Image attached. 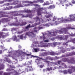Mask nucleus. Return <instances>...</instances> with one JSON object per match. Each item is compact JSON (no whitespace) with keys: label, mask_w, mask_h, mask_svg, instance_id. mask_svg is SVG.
I'll return each instance as SVG.
<instances>
[{"label":"nucleus","mask_w":75,"mask_h":75,"mask_svg":"<svg viewBox=\"0 0 75 75\" xmlns=\"http://www.w3.org/2000/svg\"><path fill=\"white\" fill-rule=\"evenodd\" d=\"M69 29H71V27L62 28L60 30H57L53 32L49 33V35H50V37H51L56 36V35L58 34V33L59 34H62L64 33L65 34H67V33H68V30H69Z\"/></svg>","instance_id":"f257e3e1"},{"label":"nucleus","mask_w":75,"mask_h":75,"mask_svg":"<svg viewBox=\"0 0 75 75\" xmlns=\"http://www.w3.org/2000/svg\"><path fill=\"white\" fill-rule=\"evenodd\" d=\"M74 16H75V13L73 15H69L70 18H68V19H64L63 17L61 18H59L57 20L59 21L58 22V23L60 24L61 23H66L67 21H75V17H74Z\"/></svg>","instance_id":"f03ea898"},{"label":"nucleus","mask_w":75,"mask_h":75,"mask_svg":"<svg viewBox=\"0 0 75 75\" xmlns=\"http://www.w3.org/2000/svg\"><path fill=\"white\" fill-rule=\"evenodd\" d=\"M63 62H68L69 64H75V61L74 60V58L72 57L71 58L70 60H68V58H62V59Z\"/></svg>","instance_id":"7ed1b4c3"},{"label":"nucleus","mask_w":75,"mask_h":75,"mask_svg":"<svg viewBox=\"0 0 75 75\" xmlns=\"http://www.w3.org/2000/svg\"><path fill=\"white\" fill-rule=\"evenodd\" d=\"M34 31H32L31 32H29L26 33L25 34L28 36H33V37H34L35 36V34H34V33L37 32V30H36V28L35 27L34 28Z\"/></svg>","instance_id":"20e7f679"},{"label":"nucleus","mask_w":75,"mask_h":75,"mask_svg":"<svg viewBox=\"0 0 75 75\" xmlns=\"http://www.w3.org/2000/svg\"><path fill=\"white\" fill-rule=\"evenodd\" d=\"M28 66H27V68L25 69V71H26V72H28V71H31L33 70V68L32 66H30V64H31V63L28 62Z\"/></svg>","instance_id":"39448f33"},{"label":"nucleus","mask_w":75,"mask_h":75,"mask_svg":"<svg viewBox=\"0 0 75 75\" xmlns=\"http://www.w3.org/2000/svg\"><path fill=\"white\" fill-rule=\"evenodd\" d=\"M37 25V23H35L34 24H32L31 26L30 24H29L26 27H25V29H26V30H25V31H27V30H29V29L30 28H32L33 27H34L35 26Z\"/></svg>","instance_id":"423d86ee"},{"label":"nucleus","mask_w":75,"mask_h":75,"mask_svg":"<svg viewBox=\"0 0 75 75\" xmlns=\"http://www.w3.org/2000/svg\"><path fill=\"white\" fill-rule=\"evenodd\" d=\"M8 18H13V17L11 16V15L8 17V18H4L1 19V21L2 23H5L6 22H8L10 21V20H8Z\"/></svg>","instance_id":"0eeeda50"},{"label":"nucleus","mask_w":75,"mask_h":75,"mask_svg":"<svg viewBox=\"0 0 75 75\" xmlns=\"http://www.w3.org/2000/svg\"><path fill=\"white\" fill-rule=\"evenodd\" d=\"M8 36V34L6 33H4L3 32H0V38H6Z\"/></svg>","instance_id":"6e6552de"},{"label":"nucleus","mask_w":75,"mask_h":75,"mask_svg":"<svg viewBox=\"0 0 75 75\" xmlns=\"http://www.w3.org/2000/svg\"><path fill=\"white\" fill-rule=\"evenodd\" d=\"M69 68H71V69H69L67 71L70 74L72 73V69H74L73 72L75 71V67L71 66L69 67Z\"/></svg>","instance_id":"1a4fd4ad"},{"label":"nucleus","mask_w":75,"mask_h":75,"mask_svg":"<svg viewBox=\"0 0 75 75\" xmlns=\"http://www.w3.org/2000/svg\"><path fill=\"white\" fill-rule=\"evenodd\" d=\"M44 10V8H39L37 9V12L38 15V16L41 15V11H42Z\"/></svg>","instance_id":"9d476101"},{"label":"nucleus","mask_w":75,"mask_h":75,"mask_svg":"<svg viewBox=\"0 0 75 75\" xmlns=\"http://www.w3.org/2000/svg\"><path fill=\"white\" fill-rule=\"evenodd\" d=\"M43 59L44 60V59H42L40 58H38V59L36 60L35 62H36L38 65L39 64H41V62H40V59Z\"/></svg>","instance_id":"9b49d317"},{"label":"nucleus","mask_w":75,"mask_h":75,"mask_svg":"<svg viewBox=\"0 0 75 75\" xmlns=\"http://www.w3.org/2000/svg\"><path fill=\"white\" fill-rule=\"evenodd\" d=\"M72 42L73 43H75V38H71L70 40H68V41L66 42V43H68V42Z\"/></svg>","instance_id":"f8f14e48"},{"label":"nucleus","mask_w":75,"mask_h":75,"mask_svg":"<svg viewBox=\"0 0 75 75\" xmlns=\"http://www.w3.org/2000/svg\"><path fill=\"white\" fill-rule=\"evenodd\" d=\"M13 25H15V26H19V25L20 26L21 25V23H20V22H16L13 23Z\"/></svg>","instance_id":"ddd939ff"},{"label":"nucleus","mask_w":75,"mask_h":75,"mask_svg":"<svg viewBox=\"0 0 75 75\" xmlns=\"http://www.w3.org/2000/svg\"><path fill=\"white\" fill-rule=\"evenodd\" d=\"M18 53L20 55H26L27 53L25 52H18Z\"/></svg>","instance_id":"4468645a"},{"label":"nucleus","mask_w":75,"mask_h":75,"mask_svg":"<svg viewBox=\"0 0 75 75\" xmlns=\"http://www.w3.org/2000/svg\"><path fill=\"white\" fill-rule=\"evenodd\" d=\"M8 15H4L3 14H1L0 15V18H1V17H8Z\"/></svg>","instance_id":"2eb2a0df"},{"label":"nucleus","mask_w":75,"mask_h":75,"mask_svg":"<svg viewBox=\"0 0 75 75\" xmlns=\"http://www.w3.org/2000/svg\"><path fill=\"white\" fill-rule=\"evenodd\" d=\"M39 1L40 2V3H42L44 2V0H40L39 1L38 0H37L36 1H34V3H38Z\"/></svg>","instance_id":"dca6fc26"},{"label":"nucleus","mask_w":75,"mask_h":75,"mask_svg":"<svg viewBox=\"0 0 75 75\" xmlns=\"http://www.w3.org/2000/svg\"><path fill=\"white\" fill-rule=\"evenodd\" d=\"M52 45V43H48L45 45V47H49Z\"/></svg>","instance_id":"f3484780"},{"label":"nucleus","mask_w":75,"mask_h":75,"mask_svg":"<svg viewBox=\"0 0 75 75\" xmlns=\"http://www.w3.org/2000/svg\"><path fill=\"white\" fill-rule=\"evenodd\" d=\"M43 55H43V56H45H45H47V55H49V52H44L43 54Z\"/></svg>","instance_id":"a211bd4d"},{"label":"nucleus","mask_w":75,"mask_h":75,"mask_svg":"<svg viewBox=\"0 0 75 75\" xmlns=\"http://www.w3.org/2000/svg\"><path fill=\"white\" fill-rule=\"evenodd\" d=\"M27 24V22H22L21 23L20 26H23V25H25Z\"/></svg>","instance_id":"6ab92c4d"},{"label":"nucleus","mask_w":75,"mask_h":75,"mask_svg":"<svg viewBox=\"0 0 75 75\" xmlns=\"http://www.w3.org/2000/svg\"><path fill=\"white\" fill-rule=\"evenodd\" d=\"M47 70L50 71H52V67H50V68L48 67L46 68Z\"/></svg>","instance_id":"aec40b11"},{"label":"nucleus","mask_w":75,"mask_h":75,"mask_svg":"<svg viewBox=\"0 0 75 75\" xmlns=\"http://www.w3.org/2000/svg\"><path fill=\"white\" fill-rule=\"evenodd\" d=\"M45 62H47V63L48 66H49L52 63V62L47 60H46L45 61Z\"/></svg>","instance_id":"412c9836"},{"label":"nucleus","mask_w":75,"mask_h":75,"mask_svg":"<svg viewBox=\"0 0 75 75\" xmlns=\"http://www.w3.org/2000/svg\"><path fill=\"white\" fill-rule=\"evenodd\" d=\"M3 75H10V72L7 73L3 72Z\"/></svg>","instance_id":"4be33fe9"},{"label":"nucleus","mask_w":75,"mask_h":75,"mask_svg":"<svg viewBox=\"0 0 75 75\" xmlns=\"http://www.w3.org/2000/svg\"><path fill=\"white\" fill-rule=\"evenodd\" d=\"M49 8H50V9L54 8H55V5H50L49 6Z\"/></svg>","instance_id":"5701e85b"},{"label":"nucleus","mask_w":75,"mask_h":75,"mask_svg":"<svg viewBox=\"0 0 75 75\" xmlns=\"http://www.w3.org/2000/svg\"><path fill=\"white\" fill-rule=\"evenodd\" d=\"M55 53L53 52H49V55H55Z\"/></svg>","instance_id":"b1692460"},{"label":"nucleus","mask_w":75,"mask_h":75,"mask_svg":"<svg viewBox=\"0 0 75 75\" xmlns=\"http://www.w3.org/2000/svg\"><path fill=\"white\" fill-rule=\"evenodd\" d=\"M69 54H66V55H63L62 56V57H69Z\"/></svg>","instance_id":"393cba45"},{"label":"nucleus","mask_w":75,"mask_h":75,"mask_svg":"<svg viewBox=\"0 0 75 75\" xmlns=\"http://www.w3.org/2000/svg\"><path fill=\"white\" fill-rule=\"evenodd\" d=\"M75 55V52H72L69 53V56H72V55Z\"/></svg>","instance_id":"a878e982"},{"label":"nucleus","mask_w":75,"mask_h":75,"mask_svg":"<svg viewBox=\"0 0 75 75\" xmlns=\"http://www.w3.org/2000/svg\"><path fill=\"white\" fill-rule=\"evenodd\" d=\"M20 14H19L18 13H15L13 15H11V16H13L14 17H16V16H19Z\"/></svg>","instance_id":"bb28decb"},{"label":"nucleus","mask_w":75,"mask_h":75,"mask_svg":"<svg viewBox=\"0 0 75 75\" xmlns=\"http://www.w3.org/2000/svg\"><path fill=\"white\" fill-rule=\"evenodd\" d=\"M46 59H50V60H52V59H51V57H50V56H47L46 57Z\"/></svg>","instance_id":"cd10ccee"},{"label":"nucleus","mask_w":75,"mask_h":75,"mask_svg":"<svg viewBox=\"0 0 75 75\" xmlns=\"http://www.w3.org/2000/svg\"><path fill=\"white\" fill-rule=\"evenodd\" d=\"M50 17H52V15H51V14H49L48 15H47V16H46V17L47 18H48Z\"/></svg>","instance_id":"c85d7f7f"},{"label":"nucleus","mask_w":75,"mask_h":75,"mask_svg":"<svg viewBox=\"0 0 75 75\" xmlns=\"http://www.w3.org/2000/svg\"><path fill=\"white\" fill-rule=\"evenodd\" d=\"M61 49H62V52L63 53H64L65 52V50H64L63 49H64V48L62 47H60Z\"/></svg>","instance_id":"c756f323"},{"label":"nucleus","mask_w":75,"mask_h":75,"mask_svg":"<svg viewBox=\"0 0 75 75\" xmlns=\"http://www.w3.org/2000/svg\"><path fill=\"white\" fill-rule=\"evenodd\" d=\"M4 69V65L1 64V68H0V70H1V69Z\"/></svg>","instance_id":"7c9ffc66"},{"label":"nucleus","mask_w":75,"mask_h":75,"mask_svg":"<svg viewBox=\"0 0 75 75\" xmlns=\"http://www.w3.org/2000/svg\"><path fill=\"white\" fill-rule=\"evenodd\" d=\"M27 13H33V11H30V10H28V11H27Z\"/></svg>","instance_id":"2f4dec72"},{"label":"nucleus","mask_w":75,"mask_h":75,"mask_svg":"<svg viewBox=\"0 0 75 75\" xmlns=\"http://www.w3.org/2000/svg\"><path fill=\"white\" fill-rule=\"evenodd\" d=\"M14 70L13 69H6V71H8V72H10V71H13Z\"/></svg>","instance_id":"473e14b6"},{"label":"nucleus","mask_w":75,"mask_h":75,"mask_svg":"<svg viewBox=\"0 0 75 75\" xmlns=\"http://www.w3.org/2000/svg\"><path fill=\"white\" fill-rule=\"evenodd\" d=\"M22 16V17H21L22 18H23V17H25V16L23 14H19V16Z\"/></svg>","instance_id":"72a5a7b5"},{"label":"nucleus","mask_w":75,"mask_h":75,"mask_svg":"<svg viewBox=\"0 0 75 75\" xmlns=\"http://www.w3.org/2000/svg\"><path fill=\"white\" fill-rule=\"evenodd\" d=\"M63 72L64 74H67L68 73V71L67 70L63 71Z\"/></svg>","instance_id":"f704fd0d"},{"label":"nucleus","mask_w":75,"mask_h":75,"mask_svg":"<svg viewBox=\"0 0 75 75\" xmlns=\"http://www.w3.org/2000/svg\"><path fill=\"white\" fill-rule=\"evenodd\" d=\"M45 5H50V3L48 2H46V3H44V4H43V6H45Z\"/></svg>","instance_id":"c9c22d12"},{"label":"nucleus","mask_w":75,"mask_h":75,"mask_svg":"<svg viewBox=\"0 0 75 75\" xmlns=\"http://www.w3.org/2000/svg\"><path fill=\"white\" fill-rule=\"evenodd\" d=\"M6 14L5 12H3L2 11H0V14Z\"/></svg>","instance_id":"e433bc0d"},{"label":"nucleus","mask_w":75,"mask_h":75,"mask_svg":"<svg viewBox=\"0 0 75 75\" xmlns=\"http://www.w3.org/2000/svg\"><path fill=\"white\" fill-rule=\"evenodd\" d=\"M7 31V28H3L2 30V31Z\"/></svg>","instance_id":"4c0bfd02"},{"label":"nucleus","mask_w":75,"mask_h":75,"mask_svg":"<svg viewBox=\"0 0 75 75\" xmlns=\"http://www.w3.org/2000/svg\"><path fill=\"white\" fill-rule=\"evenodd\" d=\"M36 21L37 22L38 20H39V21H40V18H39V17H36Z\"/></svg>","instance_id":"58836bf2"},{"label":"nucleus","mask_w":75,"mask_h":75,"mask_svg":"<svg viewBox=\"0 0 75 75\" xmlns=\"http://www.w3.org/2000/svg\"><path fill=\"white\" fill-rule=\"evenodd\" d=\"M0 75H3V71H0Z\"/></svg>","instance_id":"ea45409f"},{"label":"nucleus","mask_w":75,"mask_h":75,"mask_svg":"<svg viewBox=\"0 0 75 75\" xmlns=\"http://www.w3.org/2000/svg\"><path fill=\"white\" fill-rule=\"evenodd\" d=\"M20 38L22 40H23V35H20Z\"/></svg>","instance_id":"a19ab883"},{"label":"nucleus","mask_w":75,"mask_h":75,"mask_svg":"<svg viewBox=\"0 0 75 75\" xmlns=\"http://www.w3.org/2000/svg\"><path fill=\"white\" fill-rule=\"evenodd\" d=\"M14 40H17V37L16 36H14Z\"/></svg>","instance_id":"79ce46f5"},{"label":"nucleus","mask_w":75,"mask_h":75,"mask_svg":"<svg viewBox=\"0 0 75 75\" xmlns=\"http://www.w3.org/2000/svg\"><path fill=\"white\" fill-rule=\"evenodd\" d=\"M50 24V23H47L45 24V26H46V27H49Z\"/></svg>","instance_id":"37998d69"},{"label":"nucleus","mask_w":75,"mask_h":75,"mask_svg":"<svg viewBox=\"0 0 75 75\" xmlns=\"http://www.w3.org/2000/svg\"><path fill=\"white\" fill-rule=\"evenodd\" d=\"M34 51H35V52H37V51H38V50L37 49L35 48V49H34Z\"/></svg>","instance_id":"c03bdc74"},{"label":"nucleus","mask_w":75,"mask_h":75,"mask_svg":"<svg viewBox=\"0 0 75 75\" xmlns=\"http://www.w3.org/2000/svg\"><path fill=\"white\" fill-rule=\"evenodd\" d=\"M49 41V40H44V42H48Z\"/></svg>","instance_id":"a18cd8bd"},{"label":"nucleus","mask_w":75,"mask_h":75,"mask_svg":"<svg viewBox=\"0 0 75 75\" xmlns=\"http://www.w3.org/2000/svg\"><path fill=\"white\" fill-rule=\"evenodd\" d=\"M56 20V18L55 16H54L53 18V21H55Z\"/></svg>","instance_id":"49530a36"},{"label":"nucleus","mask_w":75,"mask_h":75,"mask_svg":"<svg viewBox=\"0 0 75 75\" xmlns=\"http://www.w3.org/2000/svg\"><path fill=\"white\" fill-rule=\"evenodd\" d=\"M65 38L66 39V40H67V38H68V36L67 35H66L65 36Z\"/></svg>","instance_id":"de8ad7c7"},{"label":"nucleus","mask_w":75,"mask_h":75,"mask_svg":"<svg viewBox=\"0 0 75 75\" xmlns=\"http://www.w3.org/2000/svg\"><path fill=\"white\" fill-rule=\"evenodd\" d=\"M18 7H21V4H19L18 5Z\"/></svg>","instance_id":"09e8293b"},{"label":"nucleus","mask_w":75,"mask_h":75,"mask_svg":"<svg viewBox=\"0 0 75 75\" xmlns=\"http://www.w3.org/2000/svg\"><path fill=\"white\" fill-rule=\"evenodd\" d=\"M51 20V18H49V19H47L46 20V21H50Z\"/></svg>","instance_id":"8fccbe9b"},{"label":"nucleus","mask_w":75,"mask_h":75,"mask_svg":"<svg viewBox=\"0 0 75 75\" xmlns=\"http://www.w3.org/2000/svg\"><path fill=\"white\" fill-rule=\"evenodd\" d=\"M26 55L27 56H30V55H31V53H30V54H26Z\"/></svg>","instance_id":"3c124183"},{"label":"nucleus","mask_w":75,"mask_h":75,"mask_svg":"<svg viewBox=\"0 0 75 75\" xmlns=\"http://www.w3.org/2000/svg\"><path fill=\"white\" fill-rule=\"evenodd\" d=\"M61 61H58L57 62V63L58 64H60V63H61Z\"/></svg>","instance_id":"603ef678"},{"label":"nucleus","mask_w":75,"mask_h":75,"mask_svg":"<svg viewBox=\"0 0 75 75\" xmlns=\"http://www.w3.org/2000/svg\"><path fill=\"white\" fill-rule=\"evenodd\" d=\"M72 2L73 4H75V1L74 0H73L72 1Z\"/></svg>","instance_id":"864d4df0"},{"label":"nucleus","mask_w":75,"mask_h":75,"mask_svg":"<svg viewBox=\"0 0 75 75\" xmlns=\"http://www.w3.org/2000/svg\"><path fill=\"white\" fill-rule=\"evenodd\" d=\"M24 6H26V7H27L29 6V4H25Z\"/></svg>","instance_id":"5fc2aeb1"},{"label":"nucleus","mask_w":75,"mask_h":75,"mask_svg":"<svg viewBox=\"0 0 75 75\" xmlns=\"http://www.w3.org/2000/svg\"><path fill=\"white\" fill-rule=\"evenodd\" d=\"M24 2V3H27L28 2V1H25Z\"/></svg>","instance_id":"6e6d98bb"},{"label":"nucleus","mask_w":75,"mask_h":75,"mask_svg":"<svg viewBox=\"0 0 75 75\" xmlns=\"http://www.w3.org/2000/svg\"><path fill=\"white\" fill-rule=\"evenodd\" d=\"M3 52L2 51V50H0V54H2Z\"/></svg>","instance_id":"4d7b16f0"},{"label":"nucleus","mask_w":75,"mask_h":75,"mask_svg":"<svg viewBox=\"0 0 75 75\" xmlns=\"http://www.w3.org/2000/svg\"><path fill=\"white\" fill-rule=\"evenodd\" d=\"M8 62L10 64L11 63V61L9 60V61H8Z\"/></svg>","instance_id":"13d9d810"},{"label":"nucleus","mask_w":75,"mask_h":75,"mask_svg":"<svg viewBox=\"0 0 75 75\" xmlns=\"http://www.w3.org/2000/svg\"><path fill=\"white\" fill-rule=\"evenodd\" d=\"M43 66L42 65H40V68H43Z\"/></svg>","instance_id":"bf43d9fd"},{"label":"nucleus","mask_w":75,"mask_h":75,"mask_svg":"<svg viewBox=\"0 0 75 75\" xmlns=\"http://www.w3.org/2000/svg\"><path fill=\"white\" fill-rule=\"evenodd\" d=\"M13 30H17V29L16 28H13L12 29Z\"/></svg>","instance_id":"052dcab7"},{"label":"nucleus","mask_w":75,"mask_h":75,"mask_svg":"<svg viewBox=\"0 0 75 75\" xmlns=\"http://www.w3.org/2000/svg\"><path fill=\"white\" fill-rule=\"evenodd\" d=\"M62 1L63 2H65L67 1V0H62Z\"/></svg>","instance_id":"680f3d73"},{"label":"nucleus","mask_w":75,"mask_h":75,"mask_svg":"<svg viewBox=\"0 0 75 75\" xmlns=\"http://www.w3.org/2000/svg\"><path fill=\"white\" fill-rule=\"evenodd\" d=\"M15 13H20V11H15Z\"/></svg>","instance_id":"e2e57ef3"},{"label":"nucleus","mask_w":75,"mask_h":75,"mask_svg":"<svg viewBox=\"0 0 75 75\" xmlns=\"http://www.w3.org/2000/svg\"><path fill=\"white\" fill-rule=\"evenodd\" d=\"M46 71V69H43V72H45Z\"/></svg>","instance_id":"0e129e2a"},{"label":"nucleus","mask_w":75,"mask_h":75,"mask_svg":"<svg viewBox=\"0 0 75 75\" xmlns=\"http://www.w3.org/2000/svg\"><path fill=\"white\" fill-rule=\"evenodd\" d=\"M59 1L60 3H62V2H63V1H62V0H61Z\"/></svg>","instance_id":"69168bd1"},{"label":"nucleus","mask_w":75,"mask_h":75,"mask_svg":"<svg viewBox=\"0 0 75 75\" xmlns=\"http://www.w3.org/2000/svg\"><path fill=\"white\" fill-rule=\"evenodd\" d=\"M24 38H27V36H26V35H25L24 37Z\"/></svg>","instance_id":"338daca9"},{"label":"nucleus","mask_w":75,"mask_h":75,"mask_svg":"<svg viewBox=\"0 0 75 75\" xmlns=\"http://www.w3.org/2000/svg\"><path fill=\"white\" fill-rule=\"evenodd\" d=\"M35 6H38V4H35L34 5Z\"/></svg>","instance_id":"774afa93"}]
</instances>
